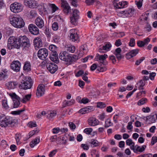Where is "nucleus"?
<instances>
[{
    "mask_svg": "<svg viewBox=\"0 0 157 157\" xmlns=\"http://www.w3.org/2000/svg\"><path fill=\"white\" fill-rule=\"evenodd\" d=\"M21 67V63L18 61H13L11 64V68L14 71L18 72Z\"/></svg>",
    "mask_w": 157,
    "mask_h": 157,
    "instance_id": "4468645a",
    "label": "nucleus"
},
{
    "mask_svg": "<svg viewBox=\"0 0 157 157\" xmlns=\"http://www.w3.org/2000/svg\"><path fill=\"white\" fill-rule=\"evenodd\" d=\"M1 145L4 148H6L8 146V144L6 143V141L4 140H2L1 141Z\"/></svg>",
    "mask_w": 157,
    "mask_h": 157,
    "instance_id": "338daca9",
    "label": "nucleus"
},
{
    "mask_svg": "<svg viewBox=\"0 0 157 157\" xmlns=\"http://www.w3.org/2000/svg\"><path fill=\"white\" fill-rule=\"evenodd\" d=\"M57 112L56 111L54 110H51L48 111L47 113V118L50 120L53 117L56 116Z\"/></svg>",
    "mask_w": 157,
    "mask_h": 157,
    "instance_id": "5701e85b",
    "label": "nucleus"
},
{
    "mask_svg": "<svg viewBox=\"0 0 157 157\" xmlns=\"http://www.w3.org/2000/svg\"><path fill=\"white\" fill-rule=\"evenodd\" d=\"M121 48H118L116 49L113 53L115 55H116L117 54L121 53Z\"/></svg>",
    "mask_w": 157,
    "mask_h": 157,
    "instance_id": "774afa93",
    "label": "nucleus"
},
{
    "mask_svg": "<svg viewBox=\"0 0 157 157\" xmlns=\"http://www.w3.org/2000/svg\"><path fill=\"white\" fill-rule=\"evenodd\" d=\"M135 44V39L133 38H131L130 39V41L129 43V45L131 47H134Z\"/></svg>",
    "mask_w": 157,
    "mask_h": 157,
    "instance_id": "8fccbe9b",
    "label": "nucleus"
},
{
    "mask_svg": "<svg viewBox=\"0 0 157 157\" xmlns=\"http://www.w3.org/2000/svg\"><path fill=\"white\" fill-rule=\"evenodd\" d=\"M89 124L91 126H95L99 124L98 121L94 117H90L88 120Z\"/></svg>",
    "mask_w": 157,
    "mask_h": 157,
    "instance_id": "412c9836",
    "label": "nucleus"
},
{
    "mask_svg": "<svg viewBox=\"0 0 157 157\" xmlns=\"http://www.w3.org/2000/svg\"><path fill=\"white\" fill-rule=\"evenodd\" d=\"M91 106H88L82 108L78 111V113L82 114L88 113L91 112Z\"/></svg>",
    "mask_w": 157,
    "mask_h": 157,
    "instance_id": "bb28decb",
    "label": "nucleus"
},
{
    "mask_svg": "<svg viewBox=\"0 0 157 157\" xmlns=\"http://www.w3.org/2000/svg\"><path fill=\"white\" fill-rule=\"evenodd\" d=\"M31 78L29 77H24L21 82V88L24 90L30 89L33 85Z\"/></svg>",
    "mask_w": 157,
    "mask_h": 157,
    "instance_id": "7ed1b4c3",
    "label": "nucleus"
},
{
    "mask_svg": "<svg viewBox=\"0 0 157 157\" xmlns=\"http://www.w3.org/2000/svg\"><path fill=\"white\" fill-rule=\"evenodd\" d=\"M105 65H103V64H98L97 70L99 72H104L105 71L107 68L105 67Z\"/></svg>",
    "mask_w": 157,
    "mask_h": 157,
    "instance_id": "2f4dec72",
    "label": "nucleus"
},
{
    "mask_svg": "<svg viewBox=\"0 0 157 157\" xmlns=\"http://www.w3.org/2000/svg\"><path fill=\"white\" fill-rule=\"evenodd\" d=\"M147 98H143L138 102L137 104L139 105H141L144 104L147 102Z\"/></svg>",
    "mask_w": 157,
    "mask_h": 157,
    "instance_id": "c03bdc74",
    "label": "nucleus"
},
{
    "mask_svg": "<svg viewBox=\"0 0 157 157\" xmlns=\"http://www.w3.org/2000/svg\"><path fill=\"white\" fill-rule=\"evenodd\" d=\"M46 67L48 70L52 74L55 73L58 69V67L55 64L51 63H48Z\"/></svg>",
    "mask_w": 157,
    "mask_h": 157,
    "instance_id": "dca6fc26",
    "label": "nucleus"
},
{
    "mask_svg": "<svg viewBox=\"0 0 157 157\" xmlns=\"http://www.w3.org/2000/svg\"><path fill=\"white\" fill-rule=\"evenodd\" d=\"M57 151V149H55L51 151L49 155V157H52L56 153Z\"/></svg>",
    "mask_w": 157,
    "mask_h": 157,
    "instance_id": "0e129e2a",
    "label": "nucleus"
},
{
    "mask_svg": "<svg viewBox=\"0 0 157 157\" xmlns=\"http://www.w3.org/2000/svg\"><path fill=\"white\" fill-rule=\"evenodd\" d=\"M36 25L39 28H41L44 26V23L43 19L40 17H37L35 20Z\"/></svg>",
    "mask_w": 157,
    "mask_h": 157,
    "instance_id": "4be33fe9",
    "label": "nucleus"
},
{
    "mask_svg": "<svg viewBox=\"0 0 157 157\" xmlns=\"http://www.w3.org/2000/svg\"><path fill=\"white\" fill-rule=\"evenodd\" d=\"M112 125V123L110 119H108L105 120V127H108Z\"/></svg>",
    "mask_w": 157,
    "mask_h": 157,
    "instance_id": "49530a36",
    "label": "nucleus"
},
{
    "mask_svg": "<svg viewBox=\"0 0 157 157\" xmlns=\"http://www.w3.org/2000/svg\"><path fill=\"white\" fill-rule=\"evenodd\" d=\"M44 86L43 84L39 85L37 88L36 92V96L40 97L42 96L44 94Z\"/></svg>",
    "mask_w": 157,
    "mask_h": 157,
    "instance_id": "f3484780",
    "label": "nucleus"
},
{
    "mask_svg": "<svg viewBox=\"0 0 157 157\" xmlns=\"http://www.w3.org/2000/svg\"><path fill=\"white\" fill-rule=\"evenodd\" d=\"M62 8H63V11L64 13L66 15H68L71 12V10L69 6L64 7Z\"/></svg>",
    "mask_w": 157,
    "mask_h": 157,
    "instance_id": "c9c22d12",
    "label": "nucleus"
},
{
    "mask_svg": "<svg viewBox=\"0 0 157 157\" xmlns=\"http://www.w3.org/2000/svg\"><path fill=\"white\" fill-rule=\"evenodd\" d=\"M70 3L74 7H77L78 6L77 0H69Z\"/></svg>",
    "mask_w": 157,
    "mask_h": 157,
    "instance_id": "a18cd8bd",
    "label": "nucleus"
},
{
    "mask_svg": "<svg viewBox=\"0 0 157 157\" xmlns=\"http://www.w3.org/2000/svg\"><path fill=\"white\" fill-rule=\"evenodd\" d=\"M2 105L6 109H7L9 108L6 100H4L2 101Z\"/></svg>",
    "mask_w": 157,
    "mask_h": 157,
    "instance_id": "69168bd1",
    "label": "nucleus"
},
{
    "mask_svg": "<svg viewBox=\"0 0 157 157\" xmlns=\"http://www.w3.org/2000/svg\"><path fill=\"white\" fill-rule=\"evenodd\" d=\"M93 147H96L99 145V143L97 140L92 139L89 142Z\"/></svg>",
    "mask_w": 157,
    "mask_h": 157,
    "instance_id": "f704fd0d",
    "label": "nucleus"
},
{
    "mask_svg": "<svg viewBox=\"0 0 157 157\" xmlns=\"http://www.w3.org/2000/svg\"><path fill=\"white\" fill-rule=\"evenodd\" d=\"M106 106V104L102 102H98L97 103V107L100 108H105Z\"/></svg>",
    "mask_w": 157,
    "mask_h": 157,
    "instance_id": "3c124183",
    "label": "nucleus"
},
{
    "mask_svg": "<svg viewBox=\"0 0 157 157\" xmlns=\"http://www.w3.org/2000/svg\"><path fill=\"white\" fill-rule=\"evenodd\" d=\"M144 59V57H141L140 59L136 61L135 64L136 65H139Z\"/></svg>",
    "mask_w": 157,
    "mask_h": 157,
    "instance_id": "e2e57ef3",
    "label": "nucleus"
},
{
    "mask_svg": "<svg viewBox=\"0 0 157 157\" xmlns=\"http://www.w3.org/2000/svg\"><path fill=\"white\" fill-rule=\"evenodd\" d=\"M21 46V44L20 43H19V42L18 41V42L17 41H15L14 44H13V46L14 47L17 49H19Z\"/></svg>",
    "mask_w": 157,
    "mask_h": 157,
    "instance_id": "680f3d73",
    "label": "nucleus"
},
{
    "mask_svg": "<svg viewBox=\"0 0 157 157\" xmlns=\"http://www.w3.org/2000/svg\"><path fill=\"white\" fill-rule=\"evenodd\" d=\"M47 5L45 4H41L38 6V10L40 12L47 11Z\"/></svg>",
    "mask_w": 157,
    "mask_h": 157,
    "instance_id": "7c9ffc66",
    "label": "nucleus"
},
{
    "mask_svg": "<svg viewBox=\"0 0 157 157\" xmlns=\"http://www.w3.org/2000/svg\"><path fill=\"white\" fill-rule=\"evenodd\" d=\"M139 50L136 49L130 51L126 54V57L128 59H130L136 56L139 52Z\"/></svg>",
    "mask_w": 157,
    "mask_h": 157,
    "instance_id": "aec40b11",
    "label": "nucleus"
},
{
    "mask_svg": "<svg viewBox=\"0 0 157 157\" xmlns=\"http://www.w3.org/2000/svg\"><path fill=\"white\" fill-rule=\"evenodd\" d=\"M59 58L61 60L64 61L67 65L72 64L78 59V56L76 55L69 54L66 52H60Z\"/></svg>",
    "mask_w": 157,
    "mask_h": 157,
    "instance_id": "f257e3e1",
    "label": "nucleus"
},
{
    "mask_svg": "<svg viewBox=\"0 0 157 157\" xmlns=\"http://www.w3.org/2000/svg\"><path fill=\"white\" fill-rule=\"evenodd\" d=\"M120 13L123 14L126 17H130L133 16L135 13V10L133 8H130L127 10L122 11L120 12Z\"/></svg>",
    "mask_w": 157,
    "mask_h": 157,
    "instance_id": "2eb2a0df",
    "label": "nucleus"
},
{
    "mask_svg": "<svg viewBox=\"0 0 157 157\" xmlns=\"http://www.w3.org/2000/svg\"><path fill=\"white\" fill-rule=\"evenodd\" d=\"M146 147V146L145 145H143L141 147L136 145L134 146L132 150H133L134 153H138V152L141 153L144 151Z\"/></svg>",
    "mask_w": 157,
    "mask_h": 157,
    "instance_id": "a211bd4d",
    "label": "nucleus"
},
{
    "mask_svg": "<svg viewBox=\"0 0 157 157\" xmlns=\"http://www.w3.org/2000/svg\"><path fill=\"white\" fill-rule=\"evenodd\" d=\"M72 10L73 11L71 13L72 16L70 17V19L71 23L75 25L79 18V11L76 9H72Z\"/></svg>",
    "mask_w": 157,
    "mask_h": 157,
    "instance_id": "9d476101",
    "label": "nucleus"
},
{
    "mask_svg": "<svg viewBox=\"0 0 157 157\" xmlns=\"http://www.w3.org/2000/svg\"><path fill=\"white\" fill-rule=\"evenodd\" d=\"M40 141V139L36 137L30 142L29 145L31 147H33L35 145L38 144Z\"/></svg>",
    "mask_w": 157,
    "mask_h": 157,
    "instance_id": "cd10ccee",
    "label": "nucleus"
},
{
    "mask_svg": "<svg viewBox=\"0 0 157 157\" xmlns=\"http://www.w3.org/2000/svg\"><path fill=\"white\" fill-rule=\"evenodd\" d=\"M50 59L53 62L57 63L59 62V59L58 58V54L57 53L55 52L51 54L49 57Z\"/></svg>",
    "mask_w": 157,
    "mask_h": 157,
    "instance_id": "b1692460",
    "label": "nucleus"
},
{
    "mask_svg": "<svg viewBox=\"0 0 157 157\" xmlns=\"http://www.w3.org/2000/svg\"><path fill=\"white\" fill-rule=\"evenodd\" d=\"M28 126L30 128H33L37 126V124L35 122L32 121L29 122L28 123Z\"/></svg>",
    "mask_w": 157,
    "mask_h": 157,
    "instance_id": "6e6d98bb",
    "label": "nucleus"
},
{
    "mask_svg": "<svg viewBox=\"0 0 157 157\" xmlns=\"http://www.w3.org/2000/svg\"><path fill=\"white\" fill-rule=\"evenodd\" d=\"M108 57L107 54L100 55L98 54H97L95 59L96 60L99 62V64H103V65H106L107 64V62L105 59Z\"/></svg>",
    "mask_w": 157,
    "mask_h": 157,
    "instance_id": "9b49d317",
    "label": "nucleus"
},
{
    "mask_svg": "<svg viewBox=\"0 0 157 157\" xmlns=\"http://www.w3.org/2000/svg\"><path fill=\"white\" fill-rule=\"evenodd\" d=\"M39 131V130L36 128L35 130H32L29 133V136L30 137H31L33 135L38 133Z\"/></svg>",
    "mask_w": 157,
    "mask_h": 157,
    "instance_id": "4d7b16f0",
    "label": "nucleus"
},
{
    "mask_svg": "<svg viewBox=\"0 0 157 157\" xmlns=\"http://www.w3.org/2000/svg\"><path fill=\"white\" fill-rule=\"evenodd\" d=\"M52 28L54 31L57 30L58 29V25L56 22H54L52 25Z\"/></svg>",
    "mask_w": 157,
    "mask_h": 157,
    "instance_id": "603ef678",
    "label": "nucleus"
},
{
    "mask_svg": "<svg viewBox=\"0 0 157 157\" xmlns=\"http://www.w3.org/2000/svg\"><path fill=\"white\" fill-rule=\"evenodd\" d=\"M156 142H157V137L153 136L151 139V145H153Z\"/></svg>",
    "mask_w": 157,
    "mask_h": 157,
    "instance_id": "052dcab7",
    "label": "nucleus"
},
{
    "mask_svg": "<svg viewBox=\"0 0 157 157\" xmlns=\"http://www.w3.org/2000/svg\"><path fill=\"white\" fill-rule=\"evenodd\" d=\"M24 3L25 6L32 8H34L38 5V3L34 0H25Z\"/></svg>",
    "mask_w": 157,
    "mask_h": 157,
    "instance_id": "f8f14e48",
    "label": "nucleus"
},
{
    "mask_svg": "<svg viewBox=\"0 0 157 157\" xmlns=\"http://www.w3.org/2000/svg\"><path fill=\"white\" fill-rule=\"evenodd\" d=\"M10 24L14 27L17 28L23 27L25 25V22L21 17L18 16L12 17L10 19Z\"/></svg>",
    "mask_w": 157,
    "mask_h": 157,
    "instance_id": "f03ea898",
    "label": "nucleus"
},
{
    "mask_svg": "<svg viewBox=\"0 0 157 157\" xmlns=\"http://www.w3.org/2000/svg\"><path fill=\"white\" fill-rule=\"evenodd\" d=\"M70 39L72 41L78 43L79 41V36L76 30L72 29L69 31Z\"/></svg>",
    "mask_w": 157,
    "mask_h": 157,
    "instance_id": "6e6552de",
    "label": "nucleus"
},
{
    "mask_svg": "<svg viewBox=\"0 0 157 157\" xmlns=\"http://www.w3.org/2000/svg\"><path fill=\"white\" fill-rule=\"evenodd\" d=\"M31 95V94H28L25 95L22 98L21 101L23 103H25L27 101L29 100Z\"/></svg>",
    "mask_w": 157,
    "mask_h": 157,
    "instance_id": "58836bf2",
    "label": "nucleus"
},
{
    "mask_svg": "<svg viewBox=\"0 0 157 157\" xmlns=\"http://www.w3.org/2000/svg\"><path fill=\"white\" fill-rule=\"evenodd\" d=\"M8 94L11 98L13 101V107H18L20 104V97L14 93H8Z\"/></svg>",
    "mask_w": 157,
    "mask_h": 157,
    "instance_id": "423d86ee",
    "label": "nucleus"
},
{
    "mask_svg": "<svg viewBox=\"0 0 157 157\" xmlns=\"http://www.w3.org/2000/svg\"><path fill=\"white\" fill-rule=\"evenodd\" d=\"M91 155L93 157H99V154L96 150H93L91 152Z\"/></svg>",
    "mask_w": 157,
    "mask_h": 157,
    "instance_id": "79ce46f5",
    "label": "nucleus"
},
{
    "mask_svg": "<svg viewBox=\"0 0 157 157\" xmlns=\"http://www.w3.org/2000/svg\"><path fill=\"white\" fill-rule=\"evenodd\" d=\"M29 14L31 17L33 18L37 16V13L36 11L33 10L30 11Z\"/></svg>",
    "mask_w": 157,
    "mask_h": 157,
    "instance_id": "864d4df0",
    "label": "nucleus"
},
{
    "mask_svg": "<svg viewBox=\"0 0 157 157\" xmlns=\"http://www.w3.org/2000/svg\"><path fill=\"white\" fill-rule=\"evenodd\" d=\"M127 145L130 146V149L132 150L135 145V143L130 139H128L126 141Z\"/></svg>",
    "mask_w": 157,
    "mask_h": 157,
    "instance_id": "c756f323",
    "label": "nucleus"
},
{
    "mask_svg": "<svg viewBox=\"0 0 157 157\" xmlns=\"http://www.w3.org/2000/svg\"><path fill=\"white\" fill-rule=\"evenodd\" d=\"M16 40V39L13 37H10L8 39V45H10V46H12L13 44H14Z\"/></svg>",
    "mask_w": 157,
    "mask_h": 157,
    "instance_id": "e433bc0d",
    "label": "nucleus"
},
{
    "mask_svg": "<svg viewBox=\"0 0 157 157\" xmlns=\"http://www.w3.org/2000/svg\"><path fill=\"white\" fill-rule=\"evenodd\" d=\"M111 47L112 45L109 42H106L104 46L99 49L98 51L101 53H104V52L103 51V50H105L106 51H109L110 50Z\"/></svg>",
    "mask_w": 157,
    "mask_h": 157,
    "instance_id": "6ab92c4d",
    "label": "nucleus"
},
{
    "mask_svg": "<svg viewBox=\"0 0 157 157\" xmlns=\"http://www.w3.org/2000/svg\"><path fill=\"white\" fill-rule=\"evenodd\" d=\"M48 55V50L46 48H42L39 50L37 53L38 57L42 60H45Z\"/></svg>",
    "mask_w": 157,
    "mask_h": 157,
    "instance_id": "1a4fd4ad",
    "label": "nucleus"
},
{
    "mask_svg": "<svg viewBox=\"0 0 157 157\" xmlns=\"http://www.w3.org/2000/svg\"><path fill=\"white\" fill-rule=\"evenodd\" d=\"M66 48V50L67 51L71 53L74 52L75 50V47L72 45H69V46H67Z\"/></svg>",
    "mask_w": 157,
    "mask_h": 157,
    "instance_id": "4c0bfd02",
    "label": "nucleus"
},
{
    "mask_svg": "<svg viewBox=\"0 0 157 157\" xmlns=\"http://www.w3.org/2000/svg\"><path fill=\"white\" fill-rule=\"evenodd\" d=\"M13 121L12 118L9 117H6L3 119L0 118V126L2 127H6L10 125H11Z\"/></svg>",
    "mask_w": 157,
    "mask_h": 157,
    "instance_id": "0eeeda50",
    "label": "nucleus"
},
{
    "mask_svg": "<svg viewBox=\"0 0 157 157\" xmlns=\"http://www.w3.org/2000/svg\"><path fill=\"white\" fill-rule=\"evenodd\" d=\"M33 43L35 46L37 47H41L42 45V40L38 37L34 38L33 40Z\"/></svg>",
    "mask_w": 157,
    "mask_h": 157,
    "instance_id": "393cba45",
    "label": "nucleus"
},
{
    "mask_svg": "<svg viewBox=\"0 0 157 157\" xmlns=\"http://www.w3.org/2000/svg\"><path fill=\"white\" fill-rule=\"evenodd\" d=\"M49 49L52 52V54H54V53L55 52L57 53L56 52L57 47L54 45L52 44L50 45L49 47Z\"/></svg>",
    "mask_w": 157,
    "mask_h": 157,
    "instance_id": "a19ab883",
    "label": "nucleus"
},
{
    "mask_svg": "<svg viewBox=\"0 0 157 157\" xmlns=\"http://www.w3.org/2000/svg\"><path fill=\"white\" fill-rule=\"evenodd\" d=\"M68 6L69 5L66 0H61V6L62 8Z\"/></svg>",
    "mask_w": 157,
    "mask_h": 157,
    "instance_id": "5fc2aeb1",
    "label": "nucleus"
},
{
    "mask_svg": "<svg viewBox=\"0 0 157 157\" xmlns=\"http://www.w3.org/2000/svg\"><path fill=\"white\" fill-rule=\"evenodd\" d=\"M18 41L21 46L25 49H27L30 47V44L28 38L25 36H20Z\"/></svg>",
    "mask_w": 157,
    "mask_h": 157,
    "instance_id": "39448f33",
    "label": "nucleus"
},
{
    "mask_svg": "<svg viewBox=\"0 0 157 157\" xmlns=\"http://www.w3.org/2000/svg\"><path fill=\"white\" fill-rule=\"evenodd\" d=\"M93 129L92 128H88L85 129L83 131V132L88 135L90 134L92 132Z\"/></svg>",
    "mask_w": 157,
    "mask_h": 157,
    "instance_id": "09e8293b",
    "label": "nucleus"
},
{
    "mask_svg": "<svg viewBox=\"0 0 157 157\" xmlns=\"http://www.w3.org/2000/svg\"><path fill=\"white\" fill-rule=\"evenodd\" d=\"M75 103V101L74 99H71L70 101H68L64 100L63 101V106H71L74 104Z\"/></svg>",
    "mask_w": 157,
    "mask_h": 157,
    "instance_id": "473e14b6",
    "label": "nucleus"
},
{
    "mask_svg": "<svg viewBox=\"0 0 157 157\" xmlns=\"http://www.w3.org/2000/svg\"><path fill=\"white\" fill-rule=\"evenodd\" d=\"M48 6L52 9V13H55L56 11L59 10L58 7L54 4L49 3L48 4Z\"/></svg>",
    "mask_w": 157,
    "mask_h": 157,
    "instance_id": "72a5a7b5",
    "label": "nucleus"
},
{
    "mask_svg": "<svg viewBox=\"0 0 157 157\" xmlns=\"http://www.w3.org/2000/svg\"><path fill=\"white\" fill-rule=\"evenodd\" d=\"M17 83L15 82H10L6 84V85L9 89H12L15 88L17 86Z\"/></svg>",
    "mask_w": 157,
    "mask_h": 157,
    "instance_id": "a878e982",
    "label": "nucleus"
},
{
    "mask_svg": "<svg viewBox=\"0 0 157 157\" xmlns=\"http://www.w3.org/2000/svg\"><path fill=\"white\" fill-rule=\"evenodd\" d=\"M6 77L7 76L5 72H1L0 73V80H4Z\"/></svg>",
    "mask_w": 157,
    "mask_h": 157,
    "instance_id": "13d9d810",
    "label": "nucleus"
},
{
    "mask_svg": "<svg viewBox=\"0 0 157 157\" xmlns=\"http://www.w3.org/2000/svg\"><path fill=\"white\" fill-rule=\"evenodd\" d=\"M148 120L150 121L149 123H151L154 122L155 121L154 116L153 115L147 117H146V121H147Z\"/></svg>",
    "mask_w": 157,
    "mask_h": 157,
    "instance_id": "ea45409f",
    "label": "nucleus"
},
{
    "mask_svg": "<svg viewBox=\"0 0 157 157\" xmlns=\"http://www.w3.org/2000/svg\"><path fill=\"white\" fill-rule=\"evenodd\" d=\"M21 138V135L20 134H16L15 135V138L17 144H18L19 143L20 140Z\"/></svg>",
    "mask_w": 157,
    "mask_h": 157,
    "instance_id": "bf43d9fd",
    "label": "nucleus"
},
{
    "mask_svg": "<svg viewBox=\"0 0 157 157\" xmlns=\"http://www.w3.org/2000/svg\"><path fill=\"white\" fill-rule=\"evenodd\" d=\"M114 7L117 9H121L124 7L123 5L122 1L119 2V3H116L114 5Z\"/></svg>",
    "mask_w": 157,
    "mask_h": 157,
    "instance_id": "37998d69",
    "label": "nucleus"
},
{
    "mask_svg": "<svg viewBox=\"0 0 157 157\" xmlns=\"http://www.w3.org/2000/svg\"><path fill=\"white\" fill-rule=\"evenodd\" d=\"M25 111L24 109H23L20 110H19L17 111H12V113L13 114L15 115H18L21 114V113Z\"/></svg>",
    "mask_w": 157,
    "mask_h": 157,
    "instance_id": "de8ad7c7",
    "label": "nucleus"
},
{
    "mask_svg": "<svg viewBox=\"0 0 157 157\" xmlns=\"http://www.w3.org/2000/svg\"><path fill=\"white\" fill-rule=\"evenodd\" d=\"M24 6L21 3L15 2L10 5V9L11 11L14 13L21 12L23 10Z\"/></svg>",
    "mask_w": 157,
    "mask_h": 157,
    "instance_id": "20e7f679",
    "label": "nucleus"
},
{
    "mask_svg": "<svg viewBox=\"0 0 157 157\" xmlns=\"http://www.w3.org/2000/svg\"><path fill=\"white\" fill-rule=\"evenodd\" d=\"M23 70L26 72L30 71L31 70L30 63L28 61L26 62L24 64Z\"/></svg>",
    "mask_w": 157,
    "mask_h": 157,
    "instance_id": "c85d7f7f",
    "label": "nucleus"
},
{
    "mask_svg": "<svg viewBox=\"0 0 157 157\" xmlns=\"http://www.w3.org/2000/svg\"><path fill=\"white\" fill-rule=\"evenodd\" d=\"M28 29L30 32L32 34L37 35L39 33V29L34 24H31L29 25Z\"/></svg>",
    "mask_w": 157,
    "mask_h": 157,
    "instance_id": "ddd939ff",
    "label": "nucleus"
}]
</instances>
